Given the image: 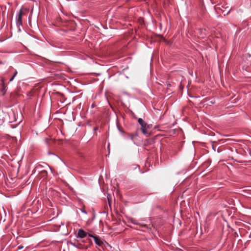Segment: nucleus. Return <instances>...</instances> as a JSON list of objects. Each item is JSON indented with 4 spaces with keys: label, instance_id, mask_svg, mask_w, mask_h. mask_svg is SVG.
Here are the masks:
<instances>
[{
    "label": "nucleus",
    "instance_id": "nucleus-9",
    "mask_svg": "<svg viewBox=\"0 0 251 251\" xmlns=\"http://www.w3.org/2000/svg\"><path fill=\"white\" fill-rule=\"evenodd\" d=\"M88 236H89V237H93H93L97 236L96 235H93L92 234H90V233H89V234H88Z\"/></svg>",
    "mask_w": 251,
    "mask_h": 251
},
{
    "label": "nucleus",
    "instance_id": "nucleus-8",
    "mask_svg": "<svg viewBox=\"0 0 251 251\" xmlns=\"http://www.w3.org/2000/svg\"><path fill=\"white\" fill-rule=\"evenodd\" d=\"M130 222L131 223L134 224H135V225H138V224L136 222V220L133 219H131L130 220Z\"/></svg>",
    "mask_w": 251,
    "mask_h": 251
},
{
    "label": "nucleus",
    "instance_id": "nucleus-1",
    "mask_svg": "<svg viewBox=\"0 0 251 251\" xmlns=\"http://www.w3.org/2000/svg\"><path fill=\"white\" fill-rule=\"evenodd\" d=\"M28 9L22 7L18 15L16 17V23L18 27L23 25L22 17L24 15L28 13Z\"/></svg>",
    "mask_w": 251,
    "mask_h": 251
},
{
    "label": "nucleus",
    "instance_id": "nucleus-5",
    "mask_svg": "<svg viewBox=\"0 0 251 251\" xmlns=\"http://www.w3.org/2000/svg\"><path fill=\"white\" fill-rule=\"evenodd\" d=\"M1 85L2 86V88L0 89V91L2 95H4L6 92V86L4 84V79L3 77L1 78Z\"/></svg>",
    "mask_w": 251,
    "mask_h": 251
},
{
    "label": "nucleus",
    "instance_id": "nucleus-10",
    "mask_svg": "<svg viewBox=\"0 0 251 251\" xmlns=\"http://www.w3.org/2000/svg\"><path fill=\"white\" fill-rule=\"evenodd\" d=\"M14 77H15L13 75V76L10 78V79L9 81H12L14 79Z\"/></svg>",
    "mask_w": 251,
    "mask_h": 251
},
{
    "label": "nucleus",
    "instance_id": "nucleus-11",
    "mask_svg": "<svg viewBox=\"0 0 251 251\" xmlns=\"http://www.w3.org/2000/svg\"><path fill=\"white\" fill-rule=\"evenodd\" d=\"M98 129V126H96L94 128V131H96Z\"/></svg>",
    "mask_w": 251,
    "mask_h": 251
},
{
    "label": "nucleus",
    "instance_id": "nucleus-7",
    "mask_svg": "<svg viewBox=\"0 0 251 251\" xmlns=\"http://www.w3.org/2000/svg\"><path fill=\"white\" fill-rule=\"evenodd\" d=\"M40 175H42L43 176H46L47 175V172L46 171H42L40 172Z\"/></svg>",
    "mask_w": 251,
    "mask_h": 251
},
{
    "label": "nucleus",
    "instance_id": "nucleus-13",
    "mask_svg": "<svg viewBox=\"0 0 251 251\" xmlns=\"http://www.w3.org/2000/svg\"><path fill=\"white\" fill-rule=\"evenodd\" d=\"M23 248V246H19V247H18L19 249H22Z\"/></svg>",
    "mask_w": 251,
    "mask_h": 251
},
{
    "label": "nucleus",
    "instance_id": "nucleus-12",
    "mask_svg": "<svg viewBox=\"0 0 251 251\" xmlns=\"http://www.w3.org/2000/svg\"><path fill=\"white\" fill-rule=\"evenodd\" d=\"M17 72L16 71L14 73V75H13V76L14 77H15V76L17 75Z\"/></svg>",
    "mask_w": 251,
    "mask_h": 251
},
{
    "label": "nucleus",
    "instance_id": "nucleus-3",
    "mask_svg": "<svg viewBox=\"0 0 251 251\" xmlns=\"http://www.w3.org/2000/svg\"><path fill=\"white\" fill-rule=\"evenodd\" d=\"M87 235V232H86L83 229L80 228L78 230L77 235L76 237L77 238H83Z\"/></svg>",
    "mask_w": 251,
    "mask_h": 251
},
{
    "label": "nucleus",
    "instance_id": "nucleus-2",
    "mask_svg": "<svg viewBox=\"0 0 251 251\" xmlns=\"http://www.w3.org/2000/svg\"><path fill=\"white\" fill-rule=\"evenodd\" d=\"M138 123L141 126V130L143 134H147L148 133V129L151 128V126L148 125L142 118H139L138 120Z\"/></svg>",
    "mask_w": 251,
    "mask_h": 251
},
{
    "label": "nucleus",
    "instance_id": "nucleus-6",
    "mask_svg": "<svg viewBox=\"0 0 251 251\" xmlns=\"http://www.w3.org/2000/svg\"><path fill=\"white\" fill-rule=\"evenodd\" d=\"M129 136L130 139L133 140L135 137L138 136V134L137 133L130 134H129Z\"/></svg>",
    "mask_w": 251,
    "mask_h": 251
},
{
    "label": "nucleus",
    "instance_id": "nucleus-4",
    "mask_svg": "<svg viewBox=\"0 0 251 251\" xmlns=\"http://www.w3.org/2000/svg\"><path fill=\"white\" fill-rule=\"evenodd\" d=\"M95 243L99 246H102L103 244V241L101 240V239L98 236L93 237Z\"/></svg>",
    "mask_w": 251,
    "mask_h": 251
}]
</instances>
